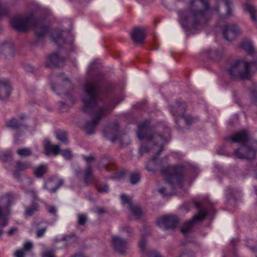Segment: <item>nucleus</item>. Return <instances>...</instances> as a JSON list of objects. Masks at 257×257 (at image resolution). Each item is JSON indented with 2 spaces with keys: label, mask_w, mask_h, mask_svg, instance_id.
<instances>
[{
  "label": "nucleus",
  "mask_w": 257,
  "mask_h": 257,
  "mask_svg": "<svg viewBox=\"0 0 257 257\" xmlns=\"http://www.w3.org/2000/svg\"><path fill=\"white\" fill-rule=\"evenodd\" d=\"M102 89V80L95 78L87 81L83 88L82 111L86 114L94 116V118L92 120L87 121L83 126L84 131L88 135L95 133L96 127L100 119L119 103V101L116 103L115 99H111L106 103L100 96Z\"/></svg>",
  "instance_id": "f257e3e1"
},
{
  "label": "nucleus",
  "mask_w": 257,
  "mask_h": 257,
  "mask_svg": "<svg viewBox=\"0 0 257 257\" xmlns=\"http://www.w3.org/2000/svg\"><path fill=\"white\" fill-rule=\"evenodd\" d=\"M209 0H191L189 8L179 13L180 23L186 30L197 28L206 23L214 13L221 19L233 16L232 3L229 0H218L213 7H210Z\"/></svg>",
  "instance_id": "f03ea898"
},
{
  "label": "nucleus",
  "mask_w": 257,
  "mask_h": 257,
  "mask_svg": "<svg viewBox=\"0 0 257 257\" xmlns=\"http://www.w3.org/2000/svg\"><path fill=\"white\" fill-rule=\"evenodd\" d=\"M138 127L139 130L137 132V136L140 140L146 139L148 141H150L153 140H157L158 142L157 143L154 144L152 148H150L146 145H142L139 150L141 156L151 152L156 154L157 156H153L152 159L146 164V168L148 171L155 172V169L150 166L152 164H155L158 156L163 151V143L165 141L164 138L161 134L153 133L150 121L148 119L138 124Z\"/></svg>",
  "instance_id": "7ed1b4c3"
},
{
  "label": "nucleus",
  "mask_w": 257,
  "mask_h": 257,
  "mask_svg": "<svg viewBox=\"0 0 257 257\" xmlns=\"http://www.w3.org/2000/svg\"><path fill=\"white\" fill-rule=\"evenodd\" d=\"M225 139L239 144V147L234 150L233 152L236 158L246 160L255 158L257 152V141L253 139L246 131L237 132Z\"/></svg>",
  "instance_id": "20e7f679"
},
{
  "label": "nucleus",
  "mask_w": 257,
  "mask_h": 257,
  "mask_svg": "<svg viewBox=\"0 0 257 257\" xmlns=\"http://www.w3.org/2000/svg\"><path fill=\"white\" fill-rule=\"evenodd\" d=\"M11 25L18 32H25L33 29L38 38L45 36L49 32L48 26L32 14L15 16L11 19Z\"/></svg>",
  "instance_id": "39448f33"
},
{
  "label": "nucleus",
  "mask_w": 257,
  "mask_h": 257,
  "mask_svg": "<svg viewBox=\"0 0 257 257\" xmlns=\"http://www.w3.org/2000/svg\"><path fill=\"white\" fill-rule=\"evenodd\" d=\"M253 65L257 68V61L249 62L243 60H237L229 66L227 71L230 77L234 79H249L251 76L250 68Z\"/></svg>",
  "instance_id": "423d86ee"
},
{
  "label": "nucleus",
  "mask_w": 257,
  "mask_h": 257,
  "mask_svg": "<svg viewBox=\"0 0 257 257\" xmlns=\"http://www.w3.org/2000/svg\"><path fill=\"white\" fill-rule=\"evenodd\" d=\"M184 168L182 166L163 167L161 173L165 176V180L173 189L176 187L182 188L184 179Z\"/></svg>",
  "instance_id": "0eeeda50"
},
{
  "label": "nucleus",
  "mask_w": 257,
  "mask_h": 257,
  "mask_svg": "<svg viewBox=\"0 0 257 257\" xmlns=\"http://www.w3.org/2000/svg\"><path fill=\"white\" fill-rule=\"evenodd\" d=\"M14 195L11 193H7L2 196L0 201V227H5L8 224V215L10 208L14 201Z\"/></svg>",
  "instance_id": "6e6552de"
},
{
  "label": "nucleus",
  "mask_w": 257,
  "mask_h": 257,
  "mask_svg": "<svg viewBox=\"0 0 257 257\" xmlns=\"http://www.w3.org/2000/svg\"><path fill=\"white\" fill-rule=\"evenodd\" d=\"M180 108V111L179 112L178 111H175L173 109H171V113L173 116L175 117L174 120L176 124V128L178 130L181 128L180 125L179 124V119L180 118H183L185 121L186 125L188 126L191 125L192 123L196 122L198 120V118L196 117H193L189 114H185V112L186 109V103H182L180 104L177 105L178 108Z\"/></svg>",
  "instance_id": "1a4fd4ad"
},
{
  "label": "nucleus",
  "mask_w": 257,
  "mask_h": 257,
  "mask_svg": "<svg viewBox=\"0 0 257 257\" xmlns=\"http://www.w3.org/2000/svg\"><path fill=\"white\" fill-rule=\"evenodd\" d=\"M195 206L199 209V213L195 215L192 220L186 221L181 227V231L184 234L192 229L195 222L203 220L207 214L206 210L202 208L200 203L196 202Z\"/></svg>",
  "instance_id": "9d476101"
},
{
  "label": "nucleus",
  "mask_w": 257,
  "mask_h": 257,
  "mask_svg": "<svg viewBox=\"0 0 257 257\" xmlns=\"http://www.w3.org/2000/svg\"><path fill=\"white\" fill-rule=\"evenodd\" d=\"M241 34L240 29L235 24H227L223 26L222 35L223 38L229 42L235 40Z\"/></svg>",
  "instance_id": "9b49d317"
},
{
  "label": "nucleus",
  "mask_w": 257,
  "mask_h": 257,
  "mask_svg": "<svg viewBox=\"0 0 257 257\" xmlns=\"http://www.w3.org/2000/svg\"><path fill=\"white\" fill-rule=\"evenodd\" d=\"M7 126L12 130H18V132L15 135V141L17 142L22 134L21 131H27L29 125L24 122L19 121L17 119L13 118L7 122Z\"/></svg>",
  "instance_id": "f8f14e48"
},
{
  "label": "nucleus",
  "mask_w": 257,
  "mask_h": 257,
  "mask_svg": "<svg viewBox=\"0 0 257 257\" xmlns=\"http://www.w3.org/2000/svg\"><path fill=\"white\" fill-rule=\"evenodd\" d=\"M178 223V218L175 215L165 216L157 221V224L159 226H164L166 229L175 228Z\"/></svg>",
  "instance_id": "ddd939ff"
},
{
  "label": "nucleus",
  "mask_w": 257,
  "mask_h": 257,
  "mask_svg": "<svg viewBox=\"0 0 257 257\" xmlns=\"http://www.w3.org/2000/svg\"><path fill=\"white\" fill-rule=\"evenodd\" d=\"M112 244L114 250L120 254H124L128 249L127 240L119 236L112 237Z\"/></svg>",
  "instance_id": "4468645a"
},
{
  "label": "nucleus",
  "mask_w": 257,
  "mask_h": 257,
  "mask_svg": "<svg viewBox=\"0 0 257 257\" xmlns=\"http://www.w3.org/2000/svg\"><path fill=\"white\" fill-rule=\"evenodd\" d=\"M65 59L60 56L56 53H52L48 57L46 62V66L48 67H58L64 65Z\"/></svg>",
  "instance_id": "2eb2a0df"
},
{
  "label": "nucleus",
  "mask_w": 257,
  "mask_h": 257,
  "mask_svg": "<svg viewBox=\"0 0 257 257\" xmlns=\"http://www.w3.org/2000/svg\"><path fill=\"white\" fill-rule=\"evenodd\" d=\"M59 79L60 81H62V85H54L52 84L51 86L52 89L54 91H56L57 90H58V92H57L58 94H60L61 93H64L66 95L68 96L69 99H70V100L71 101V97L69 96L68 92L67 91H65L63 87H68L69 89H72L73 88L72 84L68 80L67 78H64L62 77V76L59 77Z\"/></svg>",
  "instance_id": "dca6fc26"
},
{
  "label": "nucleus",
  "mask_w": 257,
  "mask_h": 257,
  "mask_svg": "<svg viewBox=\"0 0 257 257\" xmlns=\"http://www.w3.org/2000/svg\"><path fill=\"white\" fill-rule=\"evenodd\" d=\"M131 38L137 44H142L146 37V32L142 27L135 28L131 33Z\"/></svg>",
  "instance_id": "f3484780"
},
{
  "label": "nucleus",
  "mask_w": 257,
  "mask_h": 257,
  "mask_svg": "<svg viewBox=\"0 0 257 257\" xmlns=\"http://www.w3.org/2000/svg\"><path fill=\"white\" fill-rule=\"evenodd\" d=\"M118 126L117 123H113L104 130L105 137L114 142L118 137Z\"/></svg>",
  "instance_id": "a211bd4d"
},
{
  "label": "nucleus",
  "mask_w": 257,
  "mask_h": 257,
  "mask_svg": "<svg viewBox=\"0 0 257 257\" xmlns=\"http://www.w3.org/2000/svg\"><path fill=\"white\" fill-rule=\"evenodd\" d=\"M11 87L7 80H0V100L8 98L11 94Z\"/></svg>",
  "instance_id": "6ab92c4d"
},
{
  "label": "nucleus",
  "mask_w": 257,
  "mask_h": 257,
  "mask_svg": "<svg viewBox=\"0 0 257 257\" xmlns=\"http://www.w3.org/2000/svg\"><path fill=\"white\" fill-rule=\"evenodd\" d=\"M83 178L86 185H89L95 181V179L93 175V169L90 164H88L87 167L84 170Z\"/></svg>",
  "instance_id": "aec40b11"
},
{
  "label": "nucleus",
  "mask_w": 257,
  "mask_h": 257,
  "mask_svg": "<svg viewBox=\"0 0 257 257\" xmlns=\"http://www.w3.org/2000/svg\"><path fill=\"white\" fill-rule=\"evenodd\" d=\"M31 166V164L28 162L19 161L16 163L13 174L15 178L18 179L20 176V172L24 171Z\"/></svg>",
  "instance_id": "412c9836"
},
{
  "label": "nucleus",
  "mask_w": 257,
  "mask_h": 257,
  "mask_svg": "<svg viewBox=\"0 0 257 257\" xmlns=\"http://www.w3.org/2000/svg\"><path fill=\"white\" fill-rule=\"evenodd\" d=\"M44 149L46 155L49 156L52 154L54 155L58 154L60 149L58 145H52L49 141H47L44 144Z\"/></svg>",
  "instance_id": "4be33fe9"
},
{
  "label": "nucleus",
  "mask_w": 257,
  "mask_h": 257,
  "mask_svg": "<svg viewBox=\"0 0 257 257\" xmlns=\"http://www.w3.org/2000/svg\"><path fill=\"white\" fill-rule=\"evenodd\" d=\"M64 36L65 33L62 31H55L52 35L54 42L59 46H61L65 43Z\"/></svg>",
  "instance_id": "5701e85b"
},
{
  "label": "nucleus",
  "mask_w": 257,
  "mask_h": 257,
  "mask_svg": "<svg viewBox=\"0 0 257 257\" xmlns=\"http://www.w3.org/2000/svg\"><path fill=\"white\" fill-rule=\"evenodd\" d=\"M244 8L250 15L251 20L255 24H257V10L255 7L249 4L244 6Z\"/></svg>",
  "instance_id": "b1692460"
},
{
  "label": "nucleus",
  "mask_w": 257,
  "mask_h": 257,
  "mask_svg": "<svg viewBox=\"0 0 257 257\" xmlns=\"http://www.w3.org/2000/svg\"><path fill=\"white\" fill-rule=\"evenodd\" d=\"M78 239V237L75 234H71L64 235L61 240L65 241L64 245L65 247H68L74 243L77 242Z\"/></svg>",
  "instance_id": "393cba45"
},
{
  "label": "nucleus",
  "mask_w": 257,
  "mask_h": 257,
  "mask_svg": "<svg viewBox=\"0 0 257 257\" xmlns=\"http://www.w3.org/2000/svg\"><path fill=\"white\" fill-rule=\"evenodd\" d=\"M240 47L245 51L248 54L251 55L254 52V49L251 42L248 40L243 41L240 44Z\"/></svg>",
  "instance_id": "a878e982"
},
{
  "label": "nucleus",
  "mask_w": 257,
  "mask_h": 257,
  "mask_svg": "<svg viewBox=\"0 0 257 257\" xmlns=\"http://www.w3.org/2000/svg\"><path fill=\"white\" fill-rule=\"evenodd\" d=\"M39 206L37 203H33L30 206L25 207V215L26 216H31L35 212L38 211Z\"/></svg>",
  "instance_id": "bb28decb"
},
{
  "label": "nucleus",
  "mask_w": 257,
  "mask_h": 257,
  "mask_svg": "<svg viewBox=\"0 0 257 257\" xmlns=\"http://www.w3.org/2000/svg\"><path fill=\"white\" fill-rule=\"evenodd\" d=\"M0 51L7 55L13 52V48L11 44L5 41L0 44Z\"/></svg>",
  "instance_id": "cd10ccee"
},
{
  "label": "nucleus",
  "mask_w": 257,
  "mask_h": 257,
  "mask_svg": "<svg viewBox=\"0 0 257 257\" xmlns=\"http://www.w3.org/2000/svg\"><path fill=\"white\" fill-rule=\"evenodd\" d=\"M47 171V167L44 165H41L35 168L34 171V174L36 177L40 178L42 177Z\"/></svg>",
  "instance_id": "c85d7f7f"
},
{
  "label": "nucleus",
  "mask_w": 257,
  "mask_h": 257,
  "mask_svg": "<svg viewBox=\"0 0 257 257\" xmlns=\"http://www.w3.org/2000/svg\"><path fill=\"white\" fill-rule=\"evenodd\" d=\"M251 101L257 106V84H254L249 89Z\"/></svg>",
  "instance_id": "c756f323"
},
{
  "label": "nucleus",
  "mask_w": 257,
  "mask_h": 257,
  "mask_svg": "<svg viewBox=\"0 0 257 257\" xmlns=\"http://www.w3.org/2000/svg\"><path fill=\"white\" fill-rule=\"evenodd\" d=\"M206 53L208 56L212 60H218L221 57V53L216 50H207Z\"/></svg>",
  "instance_id": "7c9ffc66"
},
{
  "label": "nucleus",
  "mask_w": 257,
  "mask_h": 257,
  "mask_svg": "<svg viewBox=\"0 0 257 257\" xmlns=\"http://www.w3.org/2000/svg\"><path fill=\"white\" fill-rule=\"evenodd\" d=\"M17 154L21 157H27L32 155V151L29 148H23L18 149Z\"/></svg>",
  "instance_id": "2f4dec72"
},
{
  "label": "nucleus",
  "mask_w": 257,
  "mask_h": 257,
  "mask_svg": "<svg viewBox=\"0 0 257 257\" xmlns=\"http://www.w3.org/2000/svg\"><path fill=\"white\" fill-rule=\"evenodd\" d=\"M57 139L62 143L66 144L68 143V136L66 132L64 131H58L56 132Z\"/></svg>",
  "instance_id": "473e14b6"
},
{
  "label": "nucleus",
  "mask_w": 257,
  "mask_h": 257,
  "mask_svg": "<svg viewBox=\"0 0 257 257\" xmlns=\"http://www.w3.org/2000/svg\"><path fill=\"white\" fill-rule=\"evenodd\" d=\"M64 184V180L62 179H60L58 180V183L55 185V187L51 188H48L47 187V184L45 183L44 185L43 188L45 189L48 190L51 193H54L56 192L58 189L63 185Z\"/></svg>",
  "instance_id": "72a5a7b5"
},
{
  "label": "nucleus",
  "mask_w": 257,
  "mask_h": 257,
  "mask_svg": "<svg viewBox=\"0 0 257 257\" xmlns=\"http://www.w3.org/2000/svg\"><path fill=\"white\" fill-rule=\"evenodd\" d=\"M129 209L135 216L140 217L142 215V210L139 206L130 204Z\"/></svg>",
  "instance_id": "f704fd0d"
},
{
  "label": "nucleus",
  "mask_w": 257,
  "mask_h": 257,
  "mask_svg": "<svg viewBox=\"0 0 257 257\" xmlns=\"http://www.w3.org/2000/svg\"><path fill=\"white\" fill-rule=\"evenodd\" d=\"M140 180V175L138 173H133L130 176L131 183L133 185L136 184Z\"/></svg>",
  "instance_id": "c9c22d12"
},
{
  "label": "nucleus",
  "mask_w": 257,
  "mask_h": 257,
  "mask_svg": "<svg viewBox=\"0 0 257 257\" xmlns=\"http://www.w3.org/2000/svg\"><path fill=\"white\" fill-rule=\"evenodd\" d=\"M77 217L79 225L83 226L86 224L87 221V218L85 214H79L77 215Z\"/></svg>",
  "instance_id": "e433bc0d"
},
{
  "label": "nucleus",
  "mask_w": 257,
  "mask_h": 257,
  "mask_svg": "<svg viewBox=\"0 0 257 257\" xmlns=\"http://www.w3.org/2000/svg\"><path fill=\"white\" fill-rule=\"evenodd\" d=\"M226 192V195L229 196L230 197H232L234 198H235L236 196L239 193V191L237 190L234 189L230 187L227 188Z\"/></svg>",
  "instance_id": "4c0bfd02"
},
{
  "label": "nucleus",
  "mask_w": 257,
  "mask_h": 257,
  "mask_svg": "<svg viewBox=\"0 0 257 257\" xmlns=\"http://www.w3.org/2000/svg\"><path fill=\"white\" fill-rule=\"evenodd\" d=\"M97 190L100 193H107L109 187L107 184L101 185L97 187Z\"/></svg>",
  "instance_id": "58836bf2"
},
{
  "label": "nucleus",
  "mask_w": 257,
  "mask_h": 257,
  "mask_svg": "<svg viewBox=\"0 0 257 257\" xmlns=\"http://www.w3.org/2000/svg\"><path fill=\"white\" fill-rule=\"evenodd\" d=\"M121 200L123 204H128L129 206L130 204H132L131 201V199L129 197L124 194H122L120 195Z\"/></svg>",
  "instance_id": "ea45409f"
},
{
  "label": "nucleus",
  "mask_w": 257,
  "mask_h": 257,
  "mask_svg": "<svg viewBox=\"0 0 257 257\" xmlns=\"http://www.w3.org/2000/svg\"><path fill=\"white\" fill-rule=\"evenodd\" d=\"M146 240L145 237H142L139 242V246L141 250H144L146 248Z\"/></svg>",
  "instance_id": "a19ab883"
},
{
  "label": "nucleus",
  "mask_w": 257,
  "mask_h": 257,
  "mask_svg": "<svg viewBox=\"0 0 257 257\" xmlns=\"http://www.w3.org/2000/svg\"><path fill=\"white\" fill-rule=\"evenodd\" d=\"M42 257H55L54 251L52 250H47L42 253Z\"/></svg>",
  "instance_id": "79ce46f5"
},
{
  "label": "nucleus",
  "mask_w": 257,
  "mask_h": 257,
  "mask_svg": "<svg viewBox=\"0 0 257 257\" xmlns=\"http://www.w3.org/2000/svg\"><path fill=\"white\" fill-rule=\"evenodd\" d=\"M32 246H33L32 243L30 241H28L24 244V246L22 249L23 250H24L25 252L29 251L32 249Z\"/></svg>",
  "instance_id": "37998d69"
},
{
  "label": "nucleus",
  "mask_w": 257,
  "mask_h": 257,
  "mask_svg": "<svg viewBox=\"0 0 257 257\" xmlns=\"http://www.w3.org/2000/svg\"><path fill=\"white\" fill-rule=\"evenodd\" d=\"M179 257H195L193 252L189 251H184L181 252Z\"/></svg>",
  "instance_id": "c03bdc74"
},
{
  "label": "nucleus",
  "mask_w": 257,
  "mask_h": 257,
  "mask_svg": "<svg viewBox=\"0 0 257 257\" xmlns=\"http://www.w3.org/2000/svg\"><path fill=\"white\" fill-rule=\"evenodd\" d=\"M121 230L126 232L128 236H131L133 234V229L129 226H125L122 227Z\"/></svg>",
  "instance_id": "a18cd8bd"
},
{
  "label": "nucleus",
  "mask_w": 257,
  "mask_h": 257,
  "mask_svg": "<svg viewBox=\"0 0 257 257\" xmlns=\"http://www.w3.org/2000/svg\"><path fill=\"white\" fill-rule=\"evenodd\" d=\"M47 230V227H43L41 229H39L36 231V235L38 237H41L43 236Z\"/></svg>",
  "instance_id": "49530a36"
},
{
  "label": "nucleus",
  "mask_w": 257,
  "mask_h": 257,
  "mask_svg": "<svg viewBox=\"0 0 257 257\" xmlns=\"http://www.w3.org/2000/svg\"><path fill=\"white\" fill-rule=\"evenodd\" d=\"M148 257H162V256L158 252L152 250L148 252Z\"/></svg>",
  "instance_id": "de8ad7c7"
},
{
  "label": "nucleus",
  "mask_w": 257,
  "mask_h": 257,
  "mask_svg": "<svg viewBox=\"0 0 257 257\" xmlns=\"http://www.w3.org/2000/svg\"><path fill=\"white\" fill-rule=\"evenodd\" d=\"M14 255L15 257H25V251L21 248L19 250H17L15 252Z\"/></svg>",
  "instance_id": "09e8293b"
},
{
  "label": "nucleus",
  "mask_w": 257,
  "mask_h": 257,
  "mask_svg": "<svg viewBox=\"0 0 257 257\" xmlns=\"http://www.w3.org/2000/svg\"><path fill=\"white\" fill-rule=\"evenodd\" d=\"M26 193L28 194H29L33 198L35 199L37 198L36 192L34 190H27L26 191Z\"/></svg>",
  "instance_id": "8fccbe9b"
},
{
  "label": "nucleus",
  "mask_w": 257,
  "mask_h": 257,
  "mask_svg": "<svg viewBox=\"0 0 257 257\" xmlns=\"http://www.w3.org/2000/svg\"><path fill=\"white\" fill-rule=\"evenodd\" d=\"M182 103H185L184 101H177L176 102V104L174 106H171L170 107V112H171V109H173L175 111H178V112H180V108H177L176 107H177V105L178 104H181Z\"/></svg>",
  "instance_id": "3c124183"
},
{
  "label": "nucleus",
  "mask_w": 257,
  "mask_h": 257,
  "mask_svg": "<svg viewBox=\"0 0 257 257\" xmlns=\"http://www.w3.org/2000/svg\"><path fill=\"white\" fill-rule=\"evenodd\" d=\"M61 154L66 159H70L71 157V152L69 150L63 151Z\"/></svg>",
  "instance_id": "603ef678"
},
{
  "label": "nucleus",
  "mask_w": 257,
  "mask_h": 257,
  "mask_svg": "<svg viewBox=\"0 0 257 257\" xmlns=\"http://www.w3.org/2000/svg\"><path fill=\"white\" fill-rule=\"evenodd\" d=\"M59 107L62 111H65L67 109V106L65 102L62 101L60 102Z\"/></svg>",
  "instance_id": "864d4df0"
},
{
  "label": "nucleus",
  "mask_w": 257,
  "mask_h": 257,
  "mask_svg": "<svg viewBox=\"0 0 257 257\" xmlns=\"http://www.w3.org/2000/svg\"><path fill=\"white\" fill-rule=\"evenodd\" d=\"M48 211H49V213H51V214H52L53 215H56V208L54 206H51L49 208Z\"/></svg>",
  "instance_id": "5fc2aeb1"
},
{
  "label": "nucleus",
  "mask_w": 257,
  "mask_h": 257,
  "mask_svg": "<svg viewBox=\"0 0 257 257\" xmlns=\"http://www.w3.org/2000/svg\"><path fill=\"white\" fill-rule=\"evenodd\" d=\"M84 160L88 163V164H90V163L93 160V157L92 155H90L89 156H84L83 157Z\"/></svg>",
  "instance_id": "6e6d98bb"
},
{
  "label": "nucleus",
  "mask_w": 257,
  "mask_h": 257,
  "mask_svg": "<svg viewBox=\"0 0 257 257\" xmlns=\"http://www.w3.org/2000/svg\"><path fill=\"white\" fill-rule=\"evenodd\" d=\"M2 157H3L2 159L4 161L6 162L11 158V155L8 154L4 153Z\"/></svg>",
  "instance_id": "4d7b16f0"
},
{
  "label": "nucleus",
  "mask_w": 257,
  "mask_h": 257,
  "mask_svg": "<svg viewBox=\"0 0 257 257\" xmlns=\"http://www.w3.org/2000/svg\"><path fill=\"white\" fill-rule=\"evenodd\" d=\"M96 212L98 214H102L105 213L106 212V211L104 208H99L97 210Z\"/></svg>",
  "instance_id": "13d9d810"
},
{
  "label": "nucleus",
  "mask_w": 257,
  "mask_h": 257,
  "mask_svg": "<svg viewBox=\"0 0 257 257\" xmlns=\"http://www.w3.org/2000/svg\"><path fill=\"white\" fill-rule=\"evenodd\" d=\"M18 229L17 227H13L11 228L8 232V234L9 235H11L13 234L14 232L17 231Z\"/></svg>",
  "instance_id": "bf43d9fd"
},
{
  "label": "nucleus",
  "mask_w": 257,
  "mask_h": 257,
  "mask_svg": "<svg viewBox=\"0 0 257 257\" xmlns=\"http://www.w3.org/2000/svg\"><path fill=\"white\" fill-rule=\"evenodd\" d=\"M159 192L162 194L168 195V194L166 193V189L165 187H161L159 189Z\"/></svg>",
  "instance_id": "052dcab7"
},
{
  "label": "nucleus",
  "mask_w": 257,
  "mask_h": 257,
  "mask_svg": "<svg viewBox=\"0 0 257 257\" xmlns=\"http://www.w3.org/2000/svg\"><path fill=\"white\" fill-rule=\"evenodd\" d=\"M25 69L26 71L30 72H32L33 71V68L30 66H26Z\"/></svg>",
  "instance_id": "680f3d73"
},
{
  "label": "nucleus",
  "mask_w": 257,
  "mask_h": 257,
  "mask_svg": "<svg viewBox=\"0 0 257 257\" xmlns=\"http://www.w3.org/2000/svg\"><path fill=\"white\" fill-rule=\"evenodd\" d=\"M94 64H91V65L90 66L88 70V71L89 73H91V69L93 70L94 69Z\"/></svg>",
  "instance_id": "e2e57ef3"
},
{
  "label": "nucleus",
  "mask_w": 257,
  "mask_h": 257,
  "mask_svg": "<svg viewBox=\"0 0 257 257\" xmlns=\"http://www.w3.org/2000/svg\"><path fill=\"white\" fill-rule=\"evenodd\" d=\"M19 117L21 120H23L26 117L25 115L23 114L19 115Z\"/></svg>",
  "instance_id": "0e129e2a"
},
{
  "label": "nucleus",
  "mask_w": 257,
  "mask_h": 257,
  "mask_svg": "<svg viewBox=\"0 0 257 257\" xmlns=\"http://www.w3.org/2000/svg\"><path fill=\"white\" fill-rule=\"evenodd\" d=\"M3 228V227H0V236H1L3 235V232H4V231H3V229H2Z\"/></svg>",
  "instance_id": "69168bd1"
},
{
  "label": "nucleus",
  "mask_w": 257,
  "mask_h": 257,
  "mask_svg": "<svg viewBox=\"0 0 257 257\" xmlns=\"http://www.w3.org/2000/svg\"><path fill=\"white\" fill-rule=\"evenodd\" d=\"M104 167L105 168H107V164H105L104 165Z\"/></svg>",
  "instance_id": "338daca9"
},
{
  "label": "nucleus",
  "mask_w": 257,
  "mask_h": 257,
  "mask_svg": "<svg viewBox=\"0 0 257 257\" xmlns=\"http://www.w3.org/2000/svg\"><path fill=\"white\" fill-rule=\"evenodd\" d=\"M51 183H52V182H51V181H49V182L48 183V184H51Z\"/></svg>",
  "instance_id": "774afa93"
}]
</instances>
